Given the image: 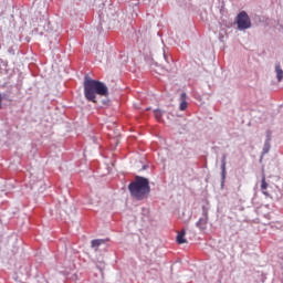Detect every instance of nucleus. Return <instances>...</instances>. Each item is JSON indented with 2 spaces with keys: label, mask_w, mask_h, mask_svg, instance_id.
I'll list each match as a JSON object with an SVG mask.
<instances>
[{
  "label": "nucleus",
  "mask_w": 283,
  "mask_h": 283,
  "mask_svg": "<svg viewBox=\"0 0 283 283\" xmlns=\"http://www.w3.org/2000/svg\"><path fill=\"white\" fill-rule=\"evenodd\" d=\"M97 96H109V90L107 85L101 81L85 77L84 80V96L91 103H97Z\"/></svg>",
  "instance_id": "obj_1"
},
{
  "label": "nucleus",
  "mask_w": 283,
  "mask_h": 283,
  "mask_svg": "<svg viewBox=\"0 0 283 283\" xmlns=\"http://www.w3.org/2000/svg\"><path fill=\"white\" fill-rule=\"evenodd\" d=\"M128 191L134 200H145L149 198V193H151V187H149V179H135L128 185Z\"/></svg>",
  "instance_id": "obj_2"
},
{
  "label": "nucleus",
  "mask_w": 283,
  "mask_h": 283,
  "mask_svg": "<svg viewBox=\"0 0 283 283\" xmlns=\"http://www.w3.org/2000/svg\"><path fill=\"white\" fill-rule=\"evenodd\" d=\"M235 23L239 30H249L251 28V18L245 11H242L237 15Z\"/></svg>",
  "instance_id": "obj_3"
},
{
  "label": "nucleus",
  "mask_w": 283,
  "mask_h": 283,
  "mask_svg": "<svg viewBox=\"0 0 283 283\" xmlns=\"http://www.w3.org/2000/svg\"><path fill=\"white\" fill-rule=\"evenodd\" d=\"M208 222H209V217L206 211V212H203V217H201L197 222L198 229H200V231H205L207 229Z\"/></svg>",
  "instance_id": "obj_4"
},
{
  "label": "nucleus",
  "mask_w": 283,
  "mask_h": 283,
  "mask_svg": "<svg viewBox=\"0 0 283 283\" xmlns=\"http://www.w3.org/2000/svg\"><path fill=\"white\" fill-rule=\"evenodd\" d=\"M187 107H188L187 93H181L179 109H180V112H185V109H187Z\"/></svg>",
  "instance_id": "obj_5"
},
{
  "label": "nucleus",
  "mask_w": 283,
  "mask_h": 283,
  "mask_svg": "<svg viewBox=\"0 0 283 283\" xmlns=\"http://www.w3.org/2000/svg\"><path fill=\"white\" fill-rule=\"evenodd\" d=\"M185 233H186L185 230H182L177 234V244H187V239H185Z\"/></svg>",
  "instance_id": "obj_6"
},
{
  "label": "nucleus",
  "mask_w": 283,
  "mask_h": 283,
  "mask_svg": "<svg viewBox=\"0 0 283 283\" xmlns=\"http://www.w3.org/2000/svg\"><path fill=\"white\" fill-rule=\"evenodd\" d=\"M275 72H276V78H277L279 83L282 82L283 70H282V66L280 64L275 65Z\"/></svg>",
  "instance_id": "obj_7"
},
{
  "label": "nucleus",
  "mask_w": 283,
  "mask_h": 283,
  "mask_svg": "<svg viewBox=\"0 0 283 283\" xmlns=\"http://www.w3.org/2000/svg\"><path fill=\"white\" fill-rule=\"evenodd\" d=\"M101 244H105V240L103 239H95L91 242V247L92 249H98V247H101Z\"/></svg>",
  "instance_id": "obj_8"
},
{
  "label": "nucleus",
  "mask_w": 283,
  "mask_h": 283,
  "mask_svg": "<svg viewBox=\"0 0 283 283\" xmlns=\"http://www.w3.org/2000/svg\"><path fill=\"white\" fill-rule=\"evenodd\" d=\"M266 189H269V184L266 182V179H262L261 191L264 196H269V191H266Z\"/></svg>",
  "instance_id": "obj_9"
},
{
  "label": "nucleus",
  "mask_w": 283,
  "mask_h": 283,
  "mask_svg": "<svg viewBox=\"0 0 283 283\" xmlns=\"http://www.w3.org/2000/svg\"><path fill=\"white\" fill-rule=\"evenodd\" d=\"M221 176L222 178H226L227 176V161H226V158L223 157L222 161H221Z\"/></svg>",
  "instance_id": "obj_10"
},
{
  "label": "nucleus",
  "mask_w": 283,
  "mask_h": 283,
  "mask_svg": "<svg viewBox=\"0 0 283 283\" xmlns=\"http://www.w3.org/2000/svg\"><path fill=\"white\" fill-rule=\"evenodd\" d=\"M154 116H155L156 120H161V118H163V111L155 109L154 111Z\"/></svg>",
  "instance_id": "obj_11"
},
{
  "label": "nucleus",
  "mask_w": 283,
  "mask_h": 283,
  "mask_svg": "<svg viewBox=\"0 0 283 283\" xmlns=\"http://www.w3.org/2000/svg\"><path fill=\"white\" fill-rule=\"evenodd\" d=\"M270 149H271V144H269V140H268L264 144L263 154H269Z\"/></svg>",
  "instance_id": "obj_12"
},
{
  "label": "nucleus",
  "mask_w": 283,
  "mask_h": 283,
  "mask_svg": "<svg viewBox=\"0 0 283 283\" xmlns=\"http://www.w3.org/2000/svg\"><path fill=\"white\" fill-rule=\"evenodd\" d=\"M2 101H3V97H2L1 94H0V109H1V107H2Z\"/></svg>",
  "instance_id": "obj_13"
},
{
  "label": "nucleus",
  "mask_w": 283,
  "mask_h": 283,
  "mask_svg": "<svg viewBox=\"0 0 283 283\" xmlns=\"http://www.w3.org/2000/svg\"><path fill=\"white\" fill-rule=\"evenodd\" d=\"M221 185H224V179H222Z\"/></svg>",
  "instance_id": "obj_14"
},
{
  "label": "nucleus",
  "mask_w": 283,
  "mask_h": 283,
  "mask_svg": "<svg viewBox=\"0 0 283 283\" xmlns=\"http://www.w3.org/2000/svg\"><path fill=\"white\" fill-rule=\"evenodd\" d=\"M135 178H143V177H140V176H136Z\"/></svg>",
  "instance_id": "obj_15"
}]
</instances>
